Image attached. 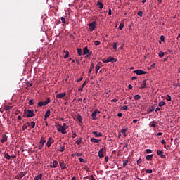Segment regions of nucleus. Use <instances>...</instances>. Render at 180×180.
<instances>
[{
    "mask_svg": "<svg viewBox=\"0 0 180 180\" xmlns=\"http://www.w3.org/2000/svg\"><path fill=\"white\" fill-rule=\"evenodd\" d=\"M89 32H94L96 29V26H98V22L96 20L91 22L88 24Z\"/></svg>",
    "mask_w": 180,
    "mask_h": 180,
    "instance_id": "nucleus-1",
    "label": "nucleus"
},
{
    "mask_svg": "<svg viewBox=\"0 0 180 180\" xmlns=\"http://www.w3.org/2000/svg\"><path fill=\"white\" fill-rule=\"evenodd\" d=\"M24 115H25L27 117H33V116H34V112L31 110H25Z\"/></svg>",
    "mask_w": 180,
    "mask_h": 180,
    "instance_id": "nucleus-2",
    "label": "nucleus"
},
{
    "mask_svg": "<svg viewBox=\"0 0 180 180\" xmlns=\"http://www.w3.org/2000/svg\"><path fill=\"white\" fill-rule=\"evenodd\" d=\"M58 127L57 128L58 131H60L63 134H67V131H66L67 129L64 128L63 125L58 124Z\"/></svg>",
    "mask_w": 180,
    "mask_h": 180,
    "instance_id": "nucleus-3",
    "label": "nucleus"
},
{
    "mask_svg": "<svg viewBox=\"0 0 180 180\" xmlns=\"http://www.w3.org/2000/svg\"><path fill=\"white\" fill-rule=\"evenodd\" d=\"M116 61H117V59H115L112 56H109L107 59L103 60V63H116Z\"/></svg>",
    "mask_w": 180,
    "mask_h": 180,
    "instance_id": "nucleus-4",
    "label": "nucleus"
},
{
    "mask_svg": "<svg viewBox=\"0 0 180 180\" xmlns=\"http://www.w3.org/2000/svg\"><path fill=\"white\" fill-rule=\"evenodd\" d=\"M134 74H136L137 75H143L144 74H147V72L141 70H136L133 72Z\"/></svg>",
    "mask_w": 180,
    "mask_h": 180,
    "instance_id": "nucleus-5",
    "label": "nucleus"
},
{
    "mask_svg": "<svg viewBox=\"0 0 180 180\" xmlns=\"http://www.w3.org/2000/svg\"><path fill=\"white\" fill-rule=\"evenodd\" d=\"M25 175H26V172H21L18 173L17 176H15V179H22V178H23V176H25Z\"/></svg>",
    "mask_w": 180,
    "mask_h": 180,
    "instance_id": "nucleus-6",
    "label": "nucleus"
},
{
    "mask_svg": "<svg viewBox=\"0 0 180 180\" xmlns=\"http://www.w3.org/2000/svg\"><path fill=\"white\" fill-rule=\"evenodd\" d=\"M45 143H46V141L44 140V138L41 137L39 142V150H41L43 148Z\"/></svg>",
    "mask_w": 180,
    "mask_h": 180,
    "instance_id": "nucleus-7",
    "label": "nucleus"
},
{
    "mask_svg": "<svg viewBox=\"0 0 180 180\" xmlns=\"http://www.w3.org/2000/svg\"><path fill=\"white\" fill-rule=\"evenodd\" d=\"M99 113H101V112L99 110H95L94 112L91 114L92 119L94 120H96V116H97V115H99Z\"/></svg>",
    "mask_w": 180,
    "mask_h": 180,
    "instance_id": "nucleus-8",
    "label": "nucleus"
},
{
    "mask_svg": "<svg viewBox=\"0 0 180 180\" xmlns=\"http://www.w3.org/2000/svg\"><path fill=\"white\" fill-rule=\"evenodd\" d=\"M66 95L67 94L65 92L59 93L56 95V99H63V98H64Z\"/></svg>",
    "mask_w": 180,
    "mask_h": 180,
    "instance_id": "nucleus-9",
    "label": "nucleus"
},
{
    "mask_svg": "<svg viewBox=\"0 0 180 180\" xmlns=\"http://www.w3.org/2000/svg\"><path fill=\"white\" fill-rule=\"evenodd\" d=\"M157 154H158V155L161 157V158H166L165 155H164V151H162V150H158Z\"/></svg>",
    "mask_w": 180,
    "mask_h": 180,
    "instance_id": "nucleus-10",
    "label": "nucleus"
},
{
    "mask_svg": "<svg viewBox=\"0 0 180 180\" xmlns=\"http://www.w3.org/2000/svg\"><path fill=\"white\" fill-rule=\"evenodd\" d=\"M86 84H88V81H85L82 85V87L79 88L78 89V92H82V91L84 89V88L85 87V85H86Z\"/></svg>",
    "mask_w": 180,
    "mask_h": 180,
    "instance_id": "nucleus-11",
    "label": "nucleus"
},
{
    "mask_svg": "<svg viewBox=\"0 0 180 180\" xmlns=\"http://www.w3.org/2000/svg\"><path fill=\"white\" fill-rule=\"evenodd\" d=\"M53 138H49L47 143H46V146L47 147H51V144H53Z\"/></svg>",
    "mask_w": 180,
    "mask_h": 180,
    "instance_id": "nucleus-12",
    "label": "nucleus"
},
{
    "mask_svg": "<svg viewBox=\"0 0 180 180\" xmlns=\"http://www.w3.org/2000/svg\"><path fill=\"white\" fill-rule=\"evenodd\" d=\"M93 134L95 136V137H102V136H103L102 133H98V131H93Z\"/></svg>",
    "mask_w": 180,
    "mask_h": 180,
    "instance_id": "nucleus-13",
    "label": "nucleus"
},
{
    "mask_svg": "<svg viewBox=\"0 0 180 180\" xmlns=\"http://www.w3.org/2000/svg\"><path fill=\"white\" fill-rule=\"evenodd\" d=\"M58 165V162L57 160H54L53 162V165H51V168H57Z\"/></svg>",
    "mask_w": 180,
    "mask_h": 180,
    "instance_id": "nucleus-14",
    "label": "nucleus"
},
{
    "mask_svg": "<svg viewBox=\"0 0 180 180\" xmlns=\"http://www.w3.org/2000/svg\"><path fill=\"white\" fill-rule=\"evenodd\" d=\"M98 157L99 158H102L103 157V148L100 149L98 151Z\"/></svg>",
    "mask_w": 180,
    "mask_h": 180,
    "instance_id": "nucleus-15",
    "label": "nucleus"
},
{
    "mask_svg": "<svg viewBox=\"0 0 180 180\" xmlns=\"http://www.w3.org/2000/svg\"><path fill=\"white\" fill-rule=\"evenodd\" d=\"M59 164L60 165L61 169H65L66 165H65V163H64V162H60Z\"/></svg>",
    "mask_w": 180,
    "mask_h": 180,
    "instance_id": "nucleus-16",
    "label": "nucleus"
},
{
    "mask_svg": "<svg viewBox=\"0 0 180 180\" xmlns=\"http://www.w3.org/2000/svg\"><path fill=\"white\" fill-rule=\"evenodd\" d=\"M96 5L100 9H103V4L102 2L98 1Z\"/></svg>",
    "mask_w": 180,
    "mask_h": 180,
    "instance_id": "nucleus-17",
    "label": "nucleus"
},
{
    "mask_svg": "<svg viewBox=\"0 0 180 180\" xmlns=\"http://www.w3.org/2000/svg\"><path fill=\"white\" fill-rule=\"evenodd\" d=\"M91 143H101V139H96L95 138H91Z\"/></svg>",
    "mask_w": 180,
    "mask_h": 180,
    "instance_id": "nucleus-18",
    "label": "nucleus"
},
{
    "mask_svg": "<svg viewBox=\"0 0 180 180\" xmlns=\"http://www.w3.org/2000/svg\"><path fill=\"white\" fill-rule=\"evenodd\" d=\"M89 53V49H88V47H84L83 49V54L85 56V54H88Z\"/></svg>",
    "mask_w": 180,
    "mask_h": 180,
    "instance_id": "nucleus-19",
    "label": "nucleus"
},
{
    "mask_svg": "<svg viewBox=\"0 0 180 180\" xmlns=\"http://www.w3.org/2000/svg\"><path fill=\"white\" fill-rule=\"evenodd\" d=\"M49 116H50V110H48L44 115V120H47V117H49Z\"/></svg>",
    "mask_w": 180,
    "mask_h": 180,
    "instance_id": "nucleus-20",
    "label": "nucleus"
},
{
    "mask_svg": "<svg viewBox=\"0 0 180 180\" xmlns=\"http://www.w3.org/2000/svg\"><path fill=\"white\" fill-rule=\"evenodd\" d=\"M94 68H95V65H94V63H91L90 65L89 74H91V72H92V70H94Z\"/></svg>",
    "mask_w": 180,
    "mask_h": 180,
    "instance_id": "nucleus-21",
    "label": "nucleus"
},
{
    "mask_svg": "<svg viewBox=\"0 0 180 180\" xmlns=\"http://www.w3.org/2000/svg\"><path fill=\"white\" fill-rule=\"evenodd\" d=\"M154 157V155H148L146 158L148 160V161H151L153 160V158Z\"/></svg>",
    "mask_w": 180,
    "mask_h": 180,
    "instance_id": "nucleus-22",
    "label": "nucleus"
},
{
    "mask_svg": "<svg viewBox=\"0 0 180 180\" xmlns=\"http://www.w3.org/2000/svg\"><path fill=\"white\" fill-rule=\"evenodd\" d=\"M8 140V136L6 135H3L2 139L1 140V143H5Z\"/></svg>",
    "mask_w": 180,
    "mask_h": 180,
    "instance_id": "nucleus-23",
    "label": "nucleus"
},
{
    "mask_svg": "<svg viewBox=\"0 0 180 180\" xmlns=\"http://www.w3.org/2000/svg\"><path fill=\"white\" fill-rule=\"evenodd\" d=\"M65 53V56H64V58H68V57H70V52H68V51H64Z\"/></svg>",
    "mask_w": 180,
    "mask_h": 180,
    "instance_id": "nucleus-24",
    "label": "nucleus"
},
{
    "mask_svg": "<svg viewBox=\"0 0 180 180\" xmlns=\"http://www.w3.org/2000/svg\"><path fill=\"white\" fill-rule=\"evenodd\" d=\"M77 119L79 123H82V116H81V115H78Z\"/></svg>",
    "mask_w": 180,
    "mask_h": 180,
    "instance_id": "nucleus-25",
    "label": "nucleus"
},
{
    "mask_svg": "<svg viewBox=\"0 0 180 180\" xmlns=\"http://www.w3.org/2000/svg\"><path fill=\"white\" fill-rule=\"evenodd\" d=\"M41 178H43V174H40L39 175L34 177V180H39Z\"/></svg>",
    "mask_w": 180,
    "mask_h": 180,
    "instance_id": "nucleus-26",
    "label": "nucleus"
},
{
    "mask_svg": "<svg viewBox=\"0 0 180 180\" xmlns=\"http://www.w3.org/2000/svg\"><path fill=\"white\" fill-rule=\"evenodd\" d=\"M4 158H6V160H11V155L6 153L4 155Z\"/></svg>",
    "mask_w": 180,
    "mask_h": 180,
    "instance_id": "nucleus-27",
    "label": "nucleus"
},
{
    "mask_svg": "<svg viewBox=\"0 0 180 180\" xmlns=\"http://www.w3.org/2000/svg\"><path fill=\"white\" fill-rule=\"evenodd\" d=\"M149 126H150V127H156L155 122H154V121L150 122L149 124Z\"/></svg>",
    "mask_w": 180,
    "mask_h": 180,
    "instance_id": "nucleus-28",
    "label": "nucleus"
},
{
    "mask_svg": "<svg viewBox=\"0 0 180 180\" xmlns=\"http://www.w3.org/2000/svg\"><path fill=\"white\" fill-rule=\"evenodd\" d=\"M147 85V82L146 80H143L142 84H141V88L144 89L146 88V86Z\"/></svg>",
    "mask_w": 180,
    "mask_h": 180,
    "instance_id": "nucleus-29",
    "label": "nucleus"
},
{
    "mask_svg": "<svg viewBox=\"0 0 180 180\" xmlns=\"http://www.w3.org/2000/svg\"><path fill=\"white\" fill-rule=\"evenodd\" d=\"M141 96H140V95L136 94V95L134 96V99L135 101H139V99H141Z\"/></svg>",
    "mask_w": 180,
    "mask_h": 180,
    "instance_id": "nucleus-30",
    "label": "nucleus"
},
{
    "mask_svg": "<svg viewBox=\"0 0 180 180\" xmlns=\"http://www.w3.org/2000/svg\"><path fill=\"white\" fill-rule=\"evenodd\" d=\"M64 150H65V147L64 146H60L58 151H60V153H63V151H64Z\"/></svg>",
    "mask_w": 180,
    "mask_h": 180,
    "instance_id": "nucleus-31",
    "label": "nucleus"
},
{
    "mask_svg": "<svg viewBox=\"0 0 180 180\" xmlns=\"http://www.w3.org/2000/svg\"><path fill=\"white\" fill-rule=\"evenodd\" d=\"M30 124H29V123L27 124H24L22 126V131H25V130H26V129H27V127L30 126Z\"/></svg>",
    "mask_w": 180,
    "mask_h": 180,
    "instance_id": "nucleus-32",
    "label": "nucleus"
},
{
    "mask_svg": "<svg viewBox=\"0 0 180 180\" xmlns=\"http://www.w3.org/2000/svg\"><path fill=\"white\" fill-rule=\"evenodd\" d=\"M77 53L79 56H82V49L81 48H79L77 49Z\"/></svg>",
    "mask_w": 180,
    "mask_h": 180,
    "instance_id": "nucleus-33",
    "label": "nucleus"
},
{
    "mask_svg": "<svg viewBox=\"0 0 180 180\" xmlns=\"http://www.w3.org/2000/svg\"><path fill=\"white\" fill-rule=\"evenodd\" d=\"M41 106H44V102L43 101L38 103V108H41Z\"/></svg>",
    "mask_w": 180,
    "mask_h": 180,
    "instance_id": "nucleus-34",
    "label": "nucleus"
},
{
    "mask_svg": "<svg viewBox=\"0 0 180 180\" xmlns=\"http://www.w3.org/2000/svg\"><path fill=\"white\" fill-rule=\"evenodd\" d=\"M164 54H165V53L162 52V51H160V53H158V56L161 58L164 57Z\"/></svg>",
    "mask_w": 180,
    "mask_h": 180,
    "instance_id": "nucleus-35",
    "label": "nucleus"
},
{
    "mask_svg": "<svg viewBox=\"0 0 180 180\" xmlns=\"http://www.w3.org/2000/svg\"><path fill=\"white\" fill-rule=\"evenodd\" d=\"M30 126L32 127V129H34L36 126V122H34V121L31 122Z\"/></svg>",
    "mask_w": 180,
    "mask_h": 180,
    "instance_id": "nucleus-36",
    "label": "nucleus"
},
{
    "mask_svg": "<svg viewBox=\"0 0 180 180\" xmlns=\"http://www.w3.org/2000/svg\"><path fill=\"white\" fill-rule=\"evenodd\" d=\"M127 164H129L128 160H123V167H126Z\"/></svg>",
    "mask_w": 180,
    "mask_h": 180,
    "instance_id": "nucleus-37",
    "label": "nucleus"
},
{
    "mask_svg": "<svg viewBox=\"0 0 180 180\" xmlns=\"http://www.w3.org/2000/svg\"><path fill=\"white\" fill-rule=\"evenodd\" d=\"M49 103H50V98H47V100L44 102V105L46 106V105H49Z\"/></svg>",
    "mask_w": 180,
    "mask_h": 180,
    "instance_id": "nucleus-38",
    "label": "nucleus"
},
{
    "mask_svg": "<svg viewBox=\"0 0 180 180\" xmlns=\"http://www.w3.org/2000/svg\"><path fill=\"white\" fill-rule=\"evenodd\" d=\"M11 109H12V106L6 105L5 107V110L6 112H8V110H11Z\"/></svg>",
    "mask_w": 180,
    "mask_h": 180,
    "instance_id": "nucleus-39",
    "label": "nucleus"
},
{
    "mask_svg": "<svg viewBox=\"0 0 180 180\" xmlns=\"http://www.w3.org/2000/svg\"><path fill=\"white\" fill-rule=\"evenodd\" d=\"M128 130H129L128 128L122 129L121 131V133H122V134H124V133H126V131H127Z\"/></svg>",
    "mask_w": 180,
    "mask_h": 180,
    "instance_id": "nucleus-40",
    "label": "nucleus"
},
{
    "mask_svg": "<svg viewBox=\"0 0 180 180\" xmlns=\"http://www.w3.org/2000/svg\"><path fill=\"white\" fill-rule=\"evenodd\" d=\"M81 141H82V139L79 138L78 140L76 141V144H78V146H79V144H81Z\"/></svg>",
    "mask_w": 180,
    "mask_h": 180,
    "instance_id": "nucleus-41",
    "label": "nucleus"
},
{
    "mask_svg": "<svg viewBox=\"0 0 180 180\" xmlns=\"http://www.w3.org/2000/svg\"><path fill=\"white\" fill-rule=\"evenodd\" d=\"M123 27H124V24L121 22L120 25H119L120 30H122Z\"/></svg>",
    "mask_w": 180,
    "mask_h": 180,
    "instance_id": "nucleus-42",
    "label": "nucleus"
},
{
    "mask_svg": "<svg viewBox=\"0 0 180 180\" xmlns=\"http://www.w3.org/2000/svg\"><path fill=\"white\" fill-rule=\"evenodd\" d=\"M99 70H101V66L96 65V74H98V71H99Z\"/></svg>",
    "mask_w": 180,
    "mask_h": 180,
    "instance_id": "nucleus-43",
    "label": "nucleus"
},
{
    "mask_svg": "<svg viewBox=\"0 0 180 180\" xmlns=\"http://www.w3.org/2000/svg\"><path fill=\"white\" fill-rule=\"evenodd\" d=\"M79 161L80 162H84V164H85V162H86V161H85V160L83 159L82 158H79Z\"/></svg>",
    "mask_w": 180,
    "mask_h": 180,
    "instance_id": "nucleus-44",
    "label": "nucleus"
},
{
    "mask_svg": "<svg viewBox=\"0 0 180 180\" xmlns=\"http://www.w3.org/2000/svg\"><path fill=\"white\" fill-rule=\"evenodd\" d=\"M137 15L138 16H140V18H143V11H139Z\"/></svg>",
    "mask_w": 180,
    "mask_h": 180,
    "instance_id": "nucleus-45",
    "label": "nucleus"
},
{
    "mask_svg": "<svg viewBox=\"0 0 180 180\" xmlns=\"http://www.w3.org/2000/svg\"><path fill=\"white\" fill-rule=\"evenodd\" d=\"M165 105V102L164 101H162V102H160L159 103V106L161 108V106H164Z\"/></svg>",
    "mask_w": 180,
    "mask_h": 180,
    "instance_id": "nucleus-46",
    "label": "nucleus"
},
{
    "mask_svg": "<svg viewBox=\"0 0 180 180\" xmlns=\"http://www.w3.org/2000/svg\"><path fill=\"white\" fill-rule=\"evenodd\" d=\"M146 153H147L148 154H151V153H153V150L151 149H146Z\"/></svg>",
    "mask_w": 180,
    "mask_h": 180,
    "instance_id": "nucleus-47",
    "label": "nucleus"
},
{
    "mask_svg": "<svg viewBox=\"0 0 180 180\" xmlns=\"http://www.w3.org/2000/svg\"><path fill=\"white\" fill-rule=\"evenodd\" d=\"M113 49H114V50H117V43H114V44H113Z\"/></svg>",
    "mask_w": 180,
    "mask_h": 180,
    "instance_id": "nucleus-48",
    "label": "nucleus"
},
{
    "mask_svg": "<svg viewBox=\"0 0 180 180\" xmlns=\"http://www.w3.org/2000/svg\"><path fill=\"white\" fill-rule=\"evenodd\" d=\"M99 44H101V41H94V46H99Z\"/></svg>",
    "mask_w": 180,
    "mask_h": 180,
    "instance_id": "nucleus-49",
    "label": "nucleus"
},
{
    "mask_svg": "<svg viewBox=\"0 0 180 180\" xmlns=\"http://www.w3.org/2000/svg\"><path fill=\"white\" fill-rule=\"evenodd\" d=\"M121 110H127V105H124L121 108Z\"/></svg>",
    "mask_w": 180,
    "mask_h": 180,
    "instance_id": "nucleus-50",
    "label": "nucleus"
},
{
    "mask_svg": "<svg viewBox=\"0 0 180 180\" xmlns=\"http://www.w3.org/2000/svg\"><path fill=\"white\" fill-rule=\"evenodd\" d=\"M146 174H153V170L152 169H146Z\"/></svg>",
    "mask_w": 180,
    "mask_h": 180,
    "instance_id": "nucleus-51",
    "label": "nucleus"
},
{
    "mask_svg": "<svg viewBox=\"0 0 180 180\" xmlns=\"http://www.w3.org/2000/svg\"><path fill=\"white\" fill-rule=\"evenodd\" d=\"M60 20H61V22H62V23H65V18H64V17H61L60 18Z\"/></svg>",
    "mask_w": 180,
    "mask_h": 180,
    "instance_id": "nucleus-52",
    "label": "nucleus"
},
{
    "mask_svg": "<svg viewBox=\"0 0 180 180\" xmlns=\"http://www.w3.org/2000/svg\"><path fill=\"white\" fill-rule=\"evenodd\" d=\"M72 139H75V137H77V134L75 132L72 131Z\"/></svg>",
    "mask_w": 180,
    "mask_h": 180,
    "instance_id": "nucleus-53",
    "label": "nucleus"
},
{
    "mask_svg": "<svg viewBox=\"0 0 180 180\" xmlns=\"http://www.w3.org/2000/svg\"><path fill=\"white\" fill-rule=\"evenodd\" d=\"M141 161H142L141 158H139V159L136 161V164H137L138 165H140V164H141Z\"/></svg>",
    "mask_w": 180,
    "mask_h": 180,
    "instance_id": "nucleus-54",
    "label": "nucleus"
},
{
    "mask_svg": "<svg viewBox=\"0 0 180 180\" xmlns=\"http://www.w3.org/2000/svg\"><path fill=\"white\" fill-rule=\"evenodd\" d=\"M160 40H161V41H164V40H165V37H164V35H161Z\"/></svg>",
    "mask_w": 180,
    "mask_h": 180,
    "instance_id": "nucleus-55",
    "label": "nucleus"
},
{
    "mask_svg": "<svg viewBox=\"0 0 180 180\" xmlns=\"http://www.w3.org/2000/svg\"><path fill=\"white\" fill-rule=\"evenodd\" d=\"M65 129L67 130V128L68 127V126H67V124L63 123V125L62 126Z\"/></svg>",
    "mask_w": 180,
    "mask_h": 180,
    "instance_id": "nucleus-56",
    "label": "nucleus"
},
{
    "mask_svg": "<svg viewBox=\"0 0 180 180\" xmlns=\"http://www.w3.org/2000/svg\"><path fill=\"white\" fill-rule=\"evenodd\" d=\"M166 99H167V101H171V96H169V95L167 94Z\"/></svg>",
    "mask_w": 180,
    "mask_h": 180,
    "instance_id": "nucleus-57",
    "label": "nucleus"
},
{
    "mask_svg": "<svg viewBox=\"0 0 180 180\" xmlns=\"http://www.w3.org/2000/svg\"><path fill=\"white\" fill-rule=\"evenodd\" d=\"M33 86V83H30V82L27 83V86L30 87V86Z\"/></svg>",
    "mask_w": 180,
    "mask_h": 180,
    "instance_id": "nucleus-58",
    "label": "nucleus"
},
{
    "mask_svg": "<svg viewBox=\"0 0 180 180\" xmlns=\"http://www.w3.org/2000/svg\"><path fill=\"white\" fill-rule=\"evenodd\" d=\"M29 105H30V106H32V105H33V99L30 100V101H29Z\"/></svg>",
    "mask_w": 180,
    "mask_h": 180,
    "instance_id": "nucleus-59",
    "label": "nucleus"
},
{
    "mask_svg": "<svg viewBox=\"0 0 180 180\" xmlns=\"http://www.w3.org/2000/svg\"><path fill=\"white\" fill-rule=\"evenodd\" d=\"M155 68V63H153L150 65V70H151V68Z\"/></svg>",
    "mask_w": 180,
    "mask_h": 180,
    "instance_id": "nucleus-60",
    "label": "nucleus"
},
{
    "mask_svg": "<svg viewBox=\"0 0 180 180\" xmlns=\"http://www.w3.org/2000/svg\"><path fill=\"white\" fill-rule=\"evenodd\" d=\"M105 162H108V161H109V157L105 156Z\"/></svg>",
    "mask_w": 180,
    "mask_h": 180,
    "instance_id": "nucleus-61",
    "label": "nucleus"
},
{
    "mask_svg": "<svg viewBox=\"0 0 180 180\" xmlns=\"http://www.w3.org/2000/svg\"><path fill=\"white\" fill-rule=\"evenodd\" d=\"M82 79H84V78L82 77H81L80 78H79L77 79V82H81V81H82Z\"/></svg>",
    "mask_w": 180,
    "mask_h": 180,
    "instance_id": "nucleus-62",
    "label": "nucleus"
},
{
    "mask_svg": "<svg viewBox=\"0 0 180 180\" xmlns=\"http://www.w3.org/2000/svg\"><path fill=\"white\" fill-rule=\"evenodd\" d=\"M108 15L110 16L112 15V9L109 8L108 10Z\"/></svg>",
    "mask_w": 180,
    "mask_h": 180,
    "instance_id": "nucleus-63",
    "label": "nucleus"
},
{
    "mask_svg": "<svg viewBox=\"0 0 180 180\" xmlns=\"http://www.w3.org/2000/svg\"><path fill=\"white\" fill-rule=\"evenodd\" d=\"M167 142H165V140H162L161 141V143L163 144V145H165Z\"/></svg>",
    "mask_w": 180,
    "mask_h": 180,
    "instance_id": "nucleus-64",
    "label": "nucleus"
}]
</instances>
